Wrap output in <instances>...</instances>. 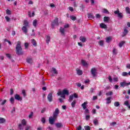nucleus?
Returning a JSON list of instances; mask_svg holds the SVG:
<instances>
[{
  "instance_id": "39",
  "label": "nucleus",
  "mask_w": 130,
  "mask_h": 130,
  "mask_svg": "<svg viewBox=\"0 0 130 130\" xmlns=\"http://www.w3.org/2000/svg\"><path fill=\"white\" fill-rule=\"evenodd\" d=\"M93 123L95 125H98V120L97 119H94L93 120Z\"/></svg>"
},
{
  "instance_id": "44",
  "label": "nucleus",
  "mask_w": 130,
  "mask_h": 130,
  "mask_svg": "<svg viewBox=\"0 0 130 130\" xmlns=\"http://www.w3.org/2000/svg\"><path fill=\"white\" fill-rule=\"evenodd\" d=\"M117 54V52L116 51V49L113 48V54L114 55H115Z\"/></svg>"
},
{
  "instance_id": "28",
  "label": "nucleus",
  "mask_w": 130,
  "mask_h": 130,
  "mask_svg": "<svg viewBox=\"0 0 130 130\" xmlns=\"http://www.w3.org/2000/svg\"><path fill=\"white\" fill-rule=\"evenodd\" d=\"M110 19V18H109V17L105 16L104 17V22H108L109 21Z\"/></svg>"
},
{
  "instance_id": "48",
  "label": "nucleus",
  "mask_w": 130,
  "mask_h": 130,
  "mask_svg": "<svg viewBox=\"0 0 130 130\" xmlns=\"http://www.w3.org/2000/svg\"><path fill=\"white\" fill-rule=\"evenodd\" d=\"M4 41H5V42H8V43L9 44V45H12V43L11 42V41L7 40V39H5L4 40Z\"/></svg>"
},
{
  "instance_id": "60",
  "label": "nucleus",
  "mask_w": 130,
  "mask_h": 130,
  "mask_svg": "<svg viewBox=\"0 0 130 130\" xmlns=\"http://www.w3.org/2000/svg\"><path fill=\"white\" fill-rule=\"evenodd\" d=\"M113 81H114V82H118V78L117 77L114 78Z\"/></svg>"
},
{
  "instance_id": "31",
  "label": "nucleus",
  "mask_w": 130,
  "mask_h": 130,
  "mask_svg": "<svg viewBox=\"0 0 130 130\" xmlns=\"http://www.w3.org/2000/svg\"><path fill=\"white\" fill-rule=\"evenodd\" d=\"M5 121H6V119L0 117V123H5Z\"/></svg>"
},
{
  "instance_id": "53",
  "label": "nucleus",
  "mask_w": 130,
  "mask_h": 130,
  "mask_svg": "<svg viewBox=\"0 0 130 130\" xmlns=\"http://www.w3.org/2000/svg\"><path fill=\"white\" fill-rule=\"evenodd\" d=\"M6 14L7 15H11V12L10 11V10L7 9V10H6Z\"/></svg>"
},
{
  "instance_id": "14",
  "label": "nucleus",
  "mask_w": 130,
  "mask_h": 130,
  "mask_svg": "<svg viewBox=\"0 0 130 130\" xmlns=\"http://www.w3.org/2000/svg\"><path fill=\"white\" fill-rule=\"evenodd\" d=\"M79 40L80 41H82L83 43H84V42H86V40H87V39L85 37H80L79 38Z\"/></svg>"
},
{
  "instance_id": "58",
  "label": "nucleus",
  "mask_w": 130,
  "mask_h": 130,
  "mask_svg": "<svg viewBox=\"0 0 130 130\" xmlns=\"http://www.w3.org/2000/svg\"><path fill=\"white\" fill-rule=\"evenodd\" d=\"M61 33H64V28L61 27L60 29Z\"/></svg>"
},
{
  "instance_id": "30",
  "label": "nucleus",
  "mask_w": 130,
  "mask_h": 130,
  "mask_svg": "<svg viewBox=\"0 0 130 130\" xmlns=\"http://www.w3.org/2000/svg\"><path fill=\"white\" fill-rule=\"evenodd\" d=\"M23 25L25 27H28V26H29V23L28 22V21L27 20H24Z\"/></svg>"
},
{
  "instance_id": "16",
  "label": "nucleus",
  "mask_w": 130,
  "mask_h": 130,
  "mask_svg": "<svg viewBox=\"0 0 130 130\" xmlns=\"http://www.w3.org/2000/svg\"><path fill=\"white\" fill-rule=\"evenodd\" d=\"M87 16H88V19H95V17L94 16V15H93V14L91 13H88L87 14Z\"/></svg>"
},
{
  "instance_id": "17",
  "label": "nucleus",
  "mask_w": 130,
  "mask_h": 130,
  "mask_svg": "<svg viewBox=\"0 0 130 130\" xmlns=\"http://www.w3.org/2000/svg\"><path fill=\"white\" fill-rule=\"evenodd\" d=\"M100 26L101 28H103L104 29H106V28H107V25H106V24H105L103 23H101Z\"/></svg>"
},
{
  "instance_id": "25",
  "label": "nucleus",
  "mask_w": 130,
  "mask_h": 130,
  "mask_svg": "<svg viewBox=\"0 0 130 130\" xmlns=\"http://www.w3.org/2000/svg\"><path fill=\"white\" fill-rule=\"evenodd\" d=\"M37 20H34L32 22V25L33 26H35V28H36V27L37 26Z\"/></svg>"
},
{
  "instance_id": "1",
  "label": "nucleus",
  "mask_w": 130,
  "mask_h": 130,
  "mask_svg": "<svg viewBox=\"0 0 130 130\" xmlns=\"http://www.w3.org/2000/svg\"><path fill=\"white\" fill-rule=\"evenodd\" d=\"M15 52L17 55H23V54H24V52L22 48V43L20 41L17 42V44L15 47Z\"/></svg>"
},
{
  "instance_id": "9",
  "label": "nucleus",
  "mask_w": 130,
  "mask_h": 130,
  "mask_svg": "<svg viewBox=\"0 0 130 130\" xmlns=\"http://www.w3.org/2000/svg\"><path fill=\"white\" fill-rule=\"evenodd\" d=\"M14 98L16 100H18V101H22V98L20 96V95L16 94L14 95Z\"/></svg>"
},
{
  "instance_id": "8",
  "label": "nucleus",
  "mask_w": 130,
  "mask_h": 130,
  "mask_svg": "<svg viewBox=\"0 0 130 130\" xmlns=\"http://www.w3.org/2000/svg\"><path fill=\"white\" fill-rule=\"evenodd\" d=\"M47 99L49 102H52L53 99L52 93H50L48 94Z\"/></svg>"
},
{
  "instance_id": "21",
  "label": "nucleus",
  "mask_w": 130,
  "mask_h": 130,
  "mask_svg": "<svg viewBox=\"0 0 130 130\" xmlns=\"http://www.w3.org/2000/svg\"><path fill=\"white\" fill-rule=\"evenodd\" d=\"M56 127H58V128L60 127H62V123H56Z\"/></svg>"
},
{
  "instance_id": "38",
  "label": "nucleus",
  "mask_w": 130,
  "mask_h": 130,
  "mask_svg": "<svg viewBox=\"0 0 130 130\" xmlns=\"http://www.w3.org/2000/svg\"><path fill=\"white\" fill-rule=\"evenodd\" d=\"M73 99H74V95H70L69 99V102H72V101H73Z\"/></svg>"
},
{
  "instance_id": "43",
  "label": "nucleus",
  "mask_w": 130,
  "mask_h": 130,
  "mask_svg": "<svg viewBox=\"0 0 130 130\" xmlns=\"http://www.w3.org/2000/svg\"><path fill=\"white\" fill-rule=\"evenodd\" d=\"M28 47H29V44H28V43H24L25 49H27Z\"/></svg>"
},
{
  "instance_id": "51",
  "label": "nucleus",
  "mask_w": 130,
  "mask_h": 130,
  "mask_svg": "<svg viewBox=\"0 0 130 130\" xmlns=\"http://www.w3.org/2000/svg\"><path fill=\"white\" fill-rule=\"evenodd\" d=\"M14 99L13 97H11L10 99V102H11V103H12V104H14Z\"/></svg>"
},
{
  "instance_id": "57",
  "label": "nucleus",
  "mask_w": 130,
  "mask_h": 130,
  "mask_svg": "<svg viewBox=\"0 0 130 130\" xmlns=\"http://www.w3.org/2000/svg\"><path fill=\"white\" fill-rule=\"evenodd\" d=\"M90 115H86L85 116L86 120H89L90 119Z\"/></svg>"
},
{
  "instance_id": "6",
  "label": "nucleus",
  "mask_w": 130,
  "mask_h": 130,
  "mask_svg": "<svg viewBox=\"0 0 130 130\" xmlns=\"http://www.w3.org/2000/svg\"><path fill=\"white\" fill-rule=\"evenodd\" d=\"M58 114H59V110L58 108H56L55 109L54 112L53 113V116L54 117H57V116H58Z\"/></svg>"
},
{
  "instance_id": "32",
  "label": "nucleus",
  "mask_w": 130,
  "mask_h": 130,
  "mask_svg": "<svg viewBox=\"0 0 130 130\" xmlns=\"http://www.w3.org/2000/svg\"><path fill=\"white\" fill-rule=\"evenodd\" d=\"M122 77H128V73H127V72H123L122 73Z\"/></svg>"
},
{
  "instance_id": "46",
  "label": "nucleus",
  "mask_w": 130,
  "mask_h": 130,
  "mask_svg": "<svg viewBox=\"0 0 130 130\" xmlns=\"http://www.w3.org/2000/svg\"><path fill=\"white\" fill-rule=\"evenodd\" d=\"M124 105H125L126 106H127L128 107V106L129 105V102L127 101H126L124 102Z\"/></svg>"
},
{
  "instance_id": "20",
  "label": "nucleus",
  "mask_w": 130,
  "mask_h": 130,
  "mask_svg": "<svg viewBox=\"0 0 130 130\" xmlns=\"http://www.w3.org/2000/svg\"><path fill=\"white\" fill-rule=\"evenodd\" d=\"M111 40H112V38L111 37H109L106 38V42H107V43H109Z\"/></svg>"
},
{
  "instance_id": "13",
  "label": "nucleus",
  "mask_w": 130,
  "mask_h": 130,
  "mask_svg": "<svg viewBox=\"0 0 130 130\" xmlns=\"http://www.w3.org/2000/svg\"><path fill=\"white\" fill-rule=\"evenodd\" d=\"M87 104H88V102H85L84 103H83L81 105L82 107L83 108V109H87Z\"/></svg>"
},
{
  "instance_id": "12",
  "label": "nucleus",
  "mask_w": 130,
  "mask_h": 130,
  "mask_svg": "<svg viewBox=\"0 0 130 130\" xmlns=\"http://www.w3.org/2000/svg\"><path fill=\"white\" fill-rule=\"evenodd\" d=\"M62 93L64 94V95H67L68 96V95H70V92L69 90L67 89H64L62 90Z\"/></svg>"
},
{
  "instance_id": "19",
  "label": "nucleus",
  "mask_w": 130,
  "mask_h": 130,
  "mask_svg": "<svg viewBox=\"0 0 130 130\" xmlns=\"http://www.w3.org/2000/svg\"><path fill=\"white\" fill-rule=\"evenodd\" d=\"M46 38H47L46 40V43L47 44H49V42H50V36H47Z\"/></svg>"
},
{
  "instance_id": "55",
  "label": "nucleus",
  "mask_w": 130,
  "mask_h": 130,
  "mask_svg": "<svg viewBox=\"0 0 130 130\" xmlns=\"http://www.w3.org/2000/svg\"><path fill=\"white\" fill-rule=\"evenodd\" d=\"M110 125L111 126H114V125H115L116 124V122H113L110 123Z\"/></svg>"
},
{
  "instance_id": "41",
  "label": "nucleus",
  "mask_w": 130,
  "mask_h": 130,
  "mask_svg": "<svg viewBox=\"0 0 130 130\" xmlns=\"http://www.w3.org/2000/svg\"><path fill=\"white\" fill-rule=\"evenodd\" d=\"M103 12L105 14H109V12L106 9H103Z\"/></svg>"
},
{
  "instance_id": "15",
  "label": "nucleus",
  "mask_w": 130,
  "mask_h": 130,
  "mask_svg": "<svg viewBox=\"0 0 130 130\" xmlns=\"http://www.w3.org/2000/svg\"><path fill=\"white\" fill-rule=\"evenodd\" d=\"M31 43H32V45H33L34 46H35V47L37 46V42H36V41L35 40V39H32L31 40Z\"/></svg>"
},
{
  "instance_id": "64",
  "label": "nucleus",
  "mask_w": 130,
  "mask_h": 130,
  "mask_svg": "<svg viewBox=\"0 0 130 130\" xmlns=\"http://www.w3.org/2000/svg\"><path fill=\"white\" fill-rule=\"evenodd\" d=\"M73 96H74V98H76V99L78 98V94H77L76 93H74L73 94Z\"/></svg>"
},
{
  "instance_id": "52",
  "label": "nucleus",
  "mask_w": 130,
  "mask_h": 130,
  "mask_svg": "<svg viewBox=\"0 0 130 130\" xmlns=\"http://www.w3.org/2000/svg\"><path fill=\"white\" fill-rule=\"evenodd\" d=\"M101 17V16L100 15V14H96L95 15L96 19H100Z\"/></svg>"
},
{
  "instance_id": "34",
  "label": "nucleus",
  "mask_w": 130,
  "mask_h": 130,
  "mask_svg": "<svg viewBox=\"0 0 130 130\" xmlns=\"http://www.w3.org/2000/svg\"><path fill=\"white\" fill-rule=\"evenodd\" d=\"M26 61L28 63H32V58H27L26 59Z\"/></svg>"
},
{
  "instance_id": "49",
  "label": "nucleus",
  "mask_w": 130,
  "mask_h": 130,
  "mask_svg": "<svg viewBox=\"0 0 130 130\" xmlns=\"http://www.w3.org/2000/svg\"><path fill=\"white\" fill-rule=\"evenodd\" d=\"M84 128L86 130H91V127H90V126H85Z\"/></svg>"
},
{
  "instance_id": "11",
  "label": "nucleus",
  "mask_w": 130,
  "mask_h": 130,
  "mask_svg": "<svg viewBox=\"0 0 130 130\" xmlns=\"http://www.w3.org/2000/svg\"><path fill=\"white\" fill-rule=\"evenodd\" d=\"M76 72L78 76H82L83 75V71L80 70L79 68L76 69Z\"/></svg>"
},
{
  "instance_id": "63",
  "label": "nucleus",
  "mask_w": 130,
  "mask_h": 130,
  "mask_svg": "<svg viewBox=\"0 0 130 130\" xmlns=\"http://www.w3.org/2000/svg\"><path fill=\"white\" fill-rule=\"evenodd\" d=\"M82 129V126L81 125H79L78 127L76 128V130H81Z\"/></svg>"
},
{
  "instance_id": "22",
  "label": "nucleus",
  "mask_w": 130,
  "mask_h": 130,
  "mask_svg": "<svg viewBox=\"0 0 130 130\" xmlns=\"http://www.w3.org/2000/svg\"><path fill=\"white\" fill-rule=\"evenodd\" d=\"M81 63L84 67H87V66H88V63H87V62H86V61L84 60H81Z\"/></svg>"
},
{
  "instance_id": "23",
  "label": "nucleus",
  "mask_w": 130,
  "mask_h": 130,
  "mask_svg": "<svg viewBox=\"0 0 130 130\" xmlns=\"http://www.w3.org/2000/svg\"><path fill=\"white\" fill-rule=\"evenodd\" d=\"M76 103H77V101L75 100L73 101V102L71 103V106L72 108H75Z\"/></svg>"
},
{
  "instance_id": "18",
  "label": "nucleus",
  "mask_w": 130,
  "mask_h": 130,
  "mask_svg": "<svg viewBox=\"0 0 130 130\" xmlns=\"http://www.w3.org/2000/svg\"><path fill=\"white\" fill-rule=\"evenodd\" d=\"M21 124L22 125H24V126L27 125V121H26V120L25 119H23L21 121Z\"/></svg>"
},
{
  "instance_id": "24",
  "label": "nucleus",
  "mask_w": 130,
  "mask_h": 130,
  "mask_svg": "<svg viewBox=\"0 0 130 130\" xmlns=\"http://www.w3.org/2000/svg\"><path fill=\"white\" fill-rule=\"evenodd\" d=\"M24 126H25V125H22V124L20 123L18 124V128H19V129L20 130H23L24 129Z\"/></svg>"
},
{
  "instance_id": "3",
  "label": "nucleus",
  "mask_w": 130,
  "mask_h": 130,
  "mask_svg": "<svg viewBox=\"0 0 130 130\" xmlns=\"http://www.w3.org/2000/svg\"><path fill=\"white\" fill-rule=\"evenodd\" d=\"M58 18L56 17L55 19L52 22V28H54L55 26H58Z\"/></svg>"
},
{
  "instance_id": "37",
  "label": "nucleus",
  "mask_w": 130,
  "mask_h": 130,
  "mask_svg": "<svg viewBox=\"0 0 130 130\" xmlns=\"http://www.w3.org/2000/svg\"><path fill=\"white\" fill-rule=\"evenodd\" d=\"M114 106H115V107H118V106H119V105H120V104H119V102H115L114 103Z\"/></svg>"
},
{
  "instance_id": "59",
  "label": "nucleus",
  "mask_w": 130,
  "mask_h": 130,
  "mask_svg": "<svg viewBox=\"0 0 130 130\" xmlns=\"http://www.w3.org/2000/svg\"><path fill=\"white\" fill-rule=\"evenodd\" d=\"M7 103V100H4V101L1 103V105H5Z\"/></svg>"
},
{
  "instance_id": "56",
  "label": "nucleus",
  "mask_w": 130,
  "mask_h": 130,
  "mask_svg": "<svg viewBox=\"0 0 130 130\" xmlns=\"http://www.w3.org/2000/svg\"><path fill=\"white\" fill-rule=\"evenodd\" d=\"M6 56L8 57V58H12V55H11V54L7 53L6 54Z\"/></svg>"
},
{
  "instance_id": "35",
  "label": "nucleus",
  "mask_w": 130,
  "mask_h": 130,
  "mask_svg": "<svg viewBox=\"0 0 130 130\" xmlns=\"http://www.w3.org/2000/svg\"><path fill=\"white\" fill-rule=\"evenodd\" d=\"M22 30L24 33H27V26H23Z\"/></svg>"
},
{
  "instance_id": "54",
  "label": "nucleus",
  "mask_w": 130,
  "mask_h": 130,
  "mask_svg": "<svg viewBox=\"0 0 130 130\" xmlns=\"http://www.w3.org/2000/svg\"><path fill=\"white\" fill-rule=\"evenodd\" d=\"M22 93L23 94V97H26V91L25 90H22Z\"/></svg>"
},
{
  "instance_id": "47",
  "label": "nucleus",
  "mask_w": 130,
  "mask_h": 130,
  "mask_svg": "<svg viewBox=\"0 0 130 130\" xmlns=\"http://www.w3.org/2000/svg\"><path fill=\"white\" fill-rule=\"evenodd\" d=\"M31 127L30 125H27L25 128V130H30L31 129Z\"/></svg>"
},
{
  "instance_id": "29",
  "label": "nucleus",
  "mask_w": 130,
  "mask_h": 130,
  "mask_svg": "<svg viewBox=\"0 0 130 130\" xmlns=\"http://www.w3.org/2000/svg\"><path fill=\"white\" fill-rule=\"evenodd\" d=\"M52 71L53 72L54 74L55 75H57L58 74V72L56 71V69L54 68H52Z\"/></svg>"
},
{
  "instance_id": "7",
  "label": "nucleus",
  "mask_w": 130,
  "mask_h": 130,
  "mask_svg": "<svg viewBox=\"0 0 130 130\" xmlns=\"http://www.w3.org/2000/svg\"><path fill=\"white\" fill-rule=\"evenodd\" d=\"M91 75H92L93 77H95L97 75V71L96 70V68H92L90 70Z\"/></svg>"
},
{
  "instance_id": "4",
  "label": "nucleus",
  "mask_w": 130,
  "mask_h": 130,
  "mask_svg": "<svg viewBox=\"0 0 130 130\" xmlns=\"http://www.w3.org/2000/svg\"><path fill=\"white\" fill-rule=\"evenodd\" d=\"M114 14L117 15L119 19H122V18H123V14L121 12H119V10L115 11Z\"/></svg>"
},
{
  "instance_id": "36",
  "label": "nucleus",
  "mask_w": 130,
  "mask_h": 130,
  "mask_svg": "<svg viewBox=\"0 0 130 130\" xmlns=\"http://www.w3.org/2000/svg\"><path fill=\"white\" fill-rule=\"evenodd\" d=\"M99 44L101 46H103L104 45V42L103 41V40H101L99 41Z\"/></svg>"
},
{
  "instance_id": "42",
  "label": "nucleus",
  "mask_w": 130,
  "mask_h": 130,
  "mask_svg": "<svg viewBox=\"0 0 130 130\" xmlns=\"http://www.w3.org/2000/svg\"><path fill=\"white\" fill-rule=\"evenodd\" d=\"M125 11H126V13H127V14H130L129 7H126L125 8Z\"/></svg>"
},
{
  "instance_id": "2",
  "label": "nucleus",
  "mask_w": 130,
  "mask_h": 130,
  "mask_svg": "<svg viewBox=\"0 0 130 130\" xmlns=\"http://www.w3.org/2000/svg\"><path fill=\"white\" fill-rule=\"evenodd\" d=\"M57 119V117H54V116H53V117H50L49 118V122L50 124L53 125L54 124V121Z\"/></svg>"
},
{
  "instance_id": "50",
  "label": "nucleus",
  "mask_w": 130,
  "mask_h": 130,
  "mask_svg": "<svg viewBox=\"0 0 130 130\" xmlns=\"http://www.w3.org/2000/svg\"><path fill=\"white\" fill-rule=\"evenodd\" d=\"M70 19H71V20H72V21H75L76 18L75 16H70Z\"/></svg>"
},
{
  "instance_id": "61",
  "label": "nucleus",
  "mask_w": 130,
  "mask_h": 130,
  "mask_svg": "<svg viewBox=\"0 0 130 130\" xmlns=\"http://www.w3.org/2000/svg\"><path fill=\"white\" fill-rule=\"evenodd\" d=\"M5 19L7 21V22H10V17H9L8 16H6L5 17Z\"/></svg>"
},
{
  "instance_id": "33",
  "label": "nucleus",
  "mask_w": 130,
  "mask_h": 130,
  "mask_svg": "<svg viewBox=\"0 0 130 130\" xmlns=\"http://www.w3.org/2000/svg\"><path fill=\"white\" fill-rule=\"evenodd\" d=\"M107 103L108 104H110L111 103V96H109L108 98H107Z\"/></svg>"
},
{
  "instance_id": "62",
  "label": "nucleus",
  "mask_w": 130,
  "mask_h": 130,
  "mask_svg": "<svg viewBox=\"0 0 130 130\" xmlns=\"http://www.w3.org/2000/svg\"><path fill=\"white\" fill-rule=\"evenodd\" d=\"M32 116H33V112H31L30 114L29 115V118H32Z\"/></svg>"
},
{
  "instance_id": "40",
  "label": "nucleus",
  "mask_w": 130,
  "mask_h": 130,
  "mask_svg": "<svg viewBox=\"0 0 130 130\" xmlns=\"http://www.w3.org/2000/svg\"><path fill=\"white\" fill-rule=\"evenodd\" d=\"M124 33H128V28L127 26L124 28Z\"/></svg>"
},
{
  "instance_id": "5",
  "label": "nucleus",
  "mask_w": 130,
  "mask_h": 130,
  "mask_svg": "<svg viewBox=\"0 0 130 130\" xmlns=\"http://www.w3.org/2000/svg\"><path fill=\"white\" fill-rule=\"evenodd\" d=\"M130 82L126 83V81H123V82H121L120 83V87H122V88H124V87H127V86H129Z\"/></svg>"
},
{
  "instance_id": "45",
  "label": "nucleus",
  "mask_w": 130,
  "mask_h": 130,
  "mask_svg": "<svg viewBox=\"0 0 130 130\" xmlns=\"http://www.w3.org/2000/svg\"><path fill=\"white\" fill-rule=\"evenodd\" d=\"M41 121L42 122V123H45V122H46V120L45 119V118L43 117L41 118Z\"/></svg>"
},
{
  "instance_id": "26",
  "label": "nucleus",
  "mask_w": 130,
  "mask_h": 130,
  "mask_svg": "<svg viewBox=\"0 0 130 130\" xmlns=\"http://www.w3.org/2000/svg\"><path fill=\"white\" fill-rule=\"evenodd\" d=\"M125 42L124 41H122L121 42L119 43V47L121 48L123 46V44H125Z\"/></svg>"
},
{
  "instance_id": "27",
  "label": "nucleus",
  "mask_w": 130,
  "mask_h": 130,
  "mask_svg": "<svg viewBox=\"0 0 130 130\" xmlns=\"http://www.w3.org/2000/svg\"><path fill=\"white\" fill-rule=\"evenodd\" d=\"M106 96H111L112 95H113V92L112 91H109L108 92L106 93Z\"/></svg>"
},
{
  "instance_id": "10",
  "label": "nucleus",
  "mask_w": 130,
  "mask_h": 130,
  "mask_svg": "<svg viewBox=\"0 0 130 130\" xmlns=\"http://www.w3.org/2000/svg\"><path fill=\"white\" fill-rule=\"evenodd\" d=\"M58 96H61V98L66 99V94L62 93V92L59 91L57 92Z\"/></svg>"
}]
</instances>
